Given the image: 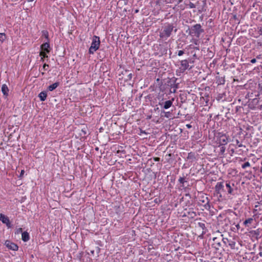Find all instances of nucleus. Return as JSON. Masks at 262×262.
<instances>
[{
	"label": "nucleus",
	"instance_id": "obj_29",
	"mask_svg": "<svg viewBox=\"0 0 262 262\" xmlns=\"http://www.w3.org/2000/svg\"><path fill=\"white\" fill-rule=\"evenodd\" d=\"M256 59H255V58H253V59H252L251 60V63H255V62H256Z\"/></svg>",
	"mask_w": 262,
	"mask_h": 262
},
{
	"label": "nucleus",
	"instance_id": "obj_2",
	"mask_svg": "<svg viewBox=\"0 0 262 262\" xmlns=\"http://www.w3.org/2000/svg\"><path fill=\"white\" fill-rule=\"evenodd\" d=\"M100 41L99 37L97 36H94L92 39V42L90 48L89 50V52L91 54H93L96 52L99 48Z\"/></svg>",
	"mask_w": 262,
	"mask_h": 262
},
{
	"label": "nucleus",
	"instance_id": "obj_12",
	"mask_svg": "<svg viewBox=\"0 0 262 262\" xmlns=\"http://www.w3.org/2000/svg\"><path fill=\"white\" fill-rule=\"evenodd\" d=\"M39 97L41 101H45L47 96V93L46 92H41L39 94Z\"/></svg>",
	"mask_w": 262,
	"mask_h": 262
},
{
	"label": "nucleus",
	"instance_id": "obj_19",
	"mask_svg": "<svg viewBox=\"0 0 262 262\" xmlns=\"http://www.w3.org/2000/svg\"><path fill=\"white\" fill-rule=\"evenodd\" d=\"M47 53L45 52L44 51H40V52L39 53V55L42 57H44V58L48 57V56L47 55Z\"/></svg>",
	"mask_w": 262,
	"mask_h": 262
},
{
	"label": "nucleus",
	"instance_id": "obj_25",
	"mask_svg": "<svg viewBox=\"0 0 262 262\" xmlns=\"http://www.w3.org/2000/svg\"><path fill=\"white\" fill-rule=\"evenodd\" d=\"M22 232H23L22 228H19L17 229L16 233L19 234V233H22Z\"/></svg>",
	"mask_w": 262,
	"mask_h": 262
},
{
	"label": "nucleus",
	"instance_id": "obj_9",
	"mask_svg": "<svg viewBox=\"0 0 262 262\" xmlns=\"http://www.w3.org/2000/svg\"><path fill=\"white\" fill-rule=\"evenodd\" d=\"M41 51L49 53L50 51V45L48 42H45L40 46Z\"/></svg>",
	"mask_w": 262,
	"mask_h": 262
},
{
	"label": "nucleus",
	"instance_id": "obj_16",
	"mask_svg": "<svg viewBox=\"0 0 262 262\" xmlns=\"http://www.w3.org/2000/svg\"><path fill=\"white\" fill-rule=\"evenodd\" d=\"M226 186L228 189V192L229 194H232L233 192V188L231 187L229 183L226 184Z\"/></svg>",
	"mask_w": 262,
	"mask_h": 262
},
{
	"label": "nucleus",
	"instance_id": "obj_20",
	"mask_svg": "<svg viewBox=\"0 0 262 262\" xmlns=\"http://www.w3.org/2000/svg\"><path fill=\"white\" fill-rule=\"evenodd\" d=\"M250 166V164L249 162H247L245 163L243 165H242V167L243 169L246 168L247 167Z\"/></svg>",
	"mask_w": 262,
	"mask_h": 262
},
{
	"label": "nucleus",
	"instance_id": "obj_15",
	"mask_svg": "<svg viewBox=\"0 0 262 262\" xmlns=\"http://www.w3.org/2000/svg\"><path fill=\"white\" fill-rule=\"evenodd\" d=\"M253 221V219L252 218H249L247 220H246L244 222V225L246 227L248 226L249 224H250L252 223V222Z\"/></svg>",
	"mask_w": 262,
	"mask_h": 262
},
{
	"label": "nucleus",
	"instance_id": "obj_10",
	"mask_svg": "<svg viewBox=\"0 0 262 262\" xmlns=\"http://www.w3.org/2000/svg\"><path fill=\"white\" fill-rule=\"evenodd\" d=\"M0 221L4 224H6L7 226L9 225L10 224L9 218L3 214H0Z\"/></svg>",
	"mask_w": 262,
	"mask_h": 262
},
{
	"label": "nucleus",
	"instance_id": "obj_36",
	"mask_svg": "<svg viewBox=\"0 0 262 262\" xmlns=\"http://www.w3.org/2000/svg\"><path fill=\"white\" fill-rule=\"evenodd\" d=\"M259 255H260V256L262 257V252H259Z\"/></svg>",
	"mask_w": 262,
	"mask_h": 262
},
{
	"label": "nucleus",
	"instance_id": "obj_13",
	"mask_svg": "<svg viewBox=\"0 0 262 262\" xmlns=\"http://www.w3.org/2000/svg\"><path fill=\"white\" fill-rule=\"evenodd\" d=\"M2 91L4 95H6V96L8 95L9 89L6 84H3L2 85Z\"/></svg>",
	"mask_w": 262,
	"mask_h": 262
},
{
	"label": "nucleus",
	"instance_id": "obj_30",
	"mask_svg": "<svg viewBox=\"0 0 262 262\" xmlns=\"http://www.w3.org/2000/svg\"><path fill=\"white\" fill-rule=\"evenodd\" d=\"M154 160H155V161H159L160 160V158H158V157H157V158H154Z\"/></svg>",
	"mask_w": 262,
	"mask_h": 262
},
{
	"label": "nucleus",
	"instance_id": "obj_33",
	"mask_svg": "<svg viewBox=\"0 0 262 262\" xmlns=\"http://www.w3.org/2000/svg\"><path fill=\"white\" fill-rule=\"evenodd\" d=\"M44 57H41V61H44Z\"/></svg>",
	"mask_w": 262,
	"mask_h": 262
},
{
	"label": "nucleus",
	"instance_id": "obj_34",
	"mask_svg": "<svg viewBox=\"0 0 262 262\" xmlns=\"http://www.w3.org/2000/svg\"><path fill=\"white\" fill-rule=\"evenodd\" d=\"M222 151L223 152H224L225 151V148L223 147H222Z\"/></svg>",
	"mask_w": 262,
	"mask_h": 262
},
{
	"label": "nucleus",
	"instance_id": "obj_22",
	"mask_svg": "<svg viewBox=\"0 0 262 262\" xmlns=\"http://www.w3.org/2000/svg\"><path fill=\"white\" fill-rule=\"evenodd\" d=\"M189 7L190 8H195L196 6L193 3L190 2L188 4Z\"/></svg>",
	"mask_w": 262,
	"mask_h": 262
},
{
	"label": "nucleus",
	"instance_id": "obj_11",
	"mask_svg": "<svg viewBox=\"0 0 262 262\" xmlns=\"http://www.w3.org/2000/svg\"><path fill=\"white\" fill-rule=\"evenodd\" d=\"M21 238L23 241L24 242H27L29 241L30 239V236L29 233L26 231L22 232Z\"/></svg>",
	"mask_w": 262,
	"mask_h": 262
},
{
	"label": "nucleus",
	"instance_id": "obj_1",
	"mask_svg": "<svg viewBox=\"0 0 262 262\" xmlns=\"http://www.w3.org/2000/svg\"><path fill=\"white\" fill-rule=\"evenodd\" d=\"M173 29L172 25L168 24L163 27L162 30L160 32V37L162 39H167L171 34Z\"/></svg>",
	"mask_w": 262,
	"mask_h": 262
},
{
	"label": "nucleus",
	"instance_id": "obj_3",
	"mask_svg": "<svg viewBox=\"0 0 262 262\" xmlns=\"http://www.w3.org/2000/svg\"><path fill=\"white\" fill-rule=\"evenodd\" d=\"M202 32H203V30L202 29L201 25L196 24L192 27L190 34L199 37Z\"/></svg>",
	"mask_w": 262,
	"mask_h": 262
},
{
	"label": "nucleus",
	"instance_id": "obj_21",
	"mask_svg": "<svg viewBox=\"0 0 262 262\" xmlns=\"http://www.w3.org/2000/svg\"><path fill=\"white\" fill-rule=\"evenodd\" d=\"M42 35L46 37L47 39L48 38V32L46 31H42Z\"/></svg>",
	"mask_w": 262,
	"mask_h": 262
},
{
	"label": "nucleus",
	"instance_id": "obj_31",
	"mask_svg": "<svg viewBox=\"0 0 262 262\" xmlns=\"http://www.w3.org/2000/svg\"><path fill=\"white\" fill-rule=\"evenodd\" d=\"M128 77H129V79H131L132 77V74H129L128 75Z\"/></svg>",
	"mask_w": 262,
	"mask_h": 262
},
{
	"label": "nucleus",
	"instance_id": "obj_18",
	"mask_svg": "<svg viewBox=\"0 0 262 262\" xmlns=\"http://www.w3.org/2000/svg\"><path fill=\"white\" fill-rule=\"evenodd\" d=\"M6 38V36L5 33H0V41L3 42Z\"/></svg>",
	"mask_w": 262,
	"mask_h": 262
},
{
	"label": "nucleus",
	"instance_id": "obj_27",
	"mask_svg": "<svg viewBox=\"0 0 262 262\" xmlns=\"http://www.w3.org/2000/svg\"><path fill=\"white\" fill-rule=\"evenodd\" d=\"M179 181L180 182V183H182L183 184L184 182V179L183 178H180V179H179Z\"/></svg>",
	"mask_w": 262,
	"mask_h": 262
},
{
	"label": "nucleus",
	"instance_id": "obj_32",
	"mask_svg": "<svg viewBox=\"0 0 262 262\" xmlns=\"http://www.w3.org/2000/svg\"><path fill=\"white\" fill-rule=\"evenodd\" d=\"M24 170H22L21 171V173H20V177L22 176L24 174Z\"/></svg>",
	"mask_w": 262,
	"mask_h": 262
},
{
	"label": "nucleus",
	"instance_id": "obj_8",
	"mask_svg": "<svg viewBox=\"0 0 262 262\" xmlns=\"http://www.w3.org/2000/svg\"><path fill=\"white\" fill-rule=\"evenodd\" d=\"M216 193L219 194L222 191L224 190L223 182H217L215 186Z\"/></svg>",
	"mask_w": 262,
	"mask_h": 262
},
{
	"label": "nucleus",
	"instance_id": "obj_6",
	"mask_svg": "<svg viewBox=\"0 0 262 262\" xmlns=\"http://www.w3.org/2000/svg\"><path fill=\"white\" fill-rule=\"evenodd\" d=\"M5 246L10 250L16 251L18 249V246L13 243L9 241H6L5 243Z\"/></svg>",
	"mask_w": 262,
	"mask_h": 262
},
{
	"label": "nucleus",
	"instance_id": "obj_35",
	"mask_svg": "<svg viewBox=\"0 0 262 262\" xmlns=\"http://www.w3.org/2000/svg\"><path fill=\"white\" fill-rule=\"evenodd\" d=\"M187 126L188 128H190L191 127V125H189V124H187Z\"/></svg>",
	"mask_w": 262,
	"mask_h": 262
},
{
	"label": "nucleus",
	"instance_id": "obj_4",
	"mask_svg": "<svg viewBox=\"0 0 262 262\" xmlns=\"http://www.w3.org/2000/svg\"><path fill=\"white\" fill-rule=\"evenodd\" d=\"M163 100V99H162L161 101H159V105L163 108L167 110L172 105L174 98H172L171 100H167L164 102L162 101Z\"/></svg>",
	"mask_w": 262,
	"mask_h": 262
},
{
	"label": "nucleus",
	"instance_id": "obj_28",
	"mask_svg": "<svg viewBox=\"0 0 262 262\" xmlns=\"http://www.w3.org/2000/svg\"><path fill=\"white\" fill-rule=\"evenodd\" d=\"M49 67V65L46 64V63H45L43 66V70L45 71H46L47 70V67Z\"/></svg>",
	"mask_w": 262,
	"mask_h": 262
},
{
	"label": "nucleus",
	"instance_id": "obj_26",
	"mask_svg": "<svg viewBox=\"0 0 262 262\" xmlns=\"http://www.w3.org/2000/svg\"><path fill=\"white\" fill-rule=\"evenodd\" d=\"M184 54V52L182 50H180L178 51V55L180 56H182Z\"/></svg>",
	"mask_w": 262,
	"mask_h": 262
},
{
	"label": "nucleus",
	"instance_id": "obj_37",
	"mask_svg": "<svg viewBox=\"0 0 262 262\" xmlns=\"http://www.w3.org/2000/svg\"><path fill=\"white\" fill-rule=\"evenodd\" d=\"M243 145L242 144H240L238 145V147H242Z\"/></svg>",
	"mask_w": 262,
	"mask_h": 262
},
{
	"label": "nucleus",
	"instance_id": "obj_23",
	"mask_svg": "<svg viewBox=\"0 0 262 262\" xmlns=\"http://www.w3.org/2000/svg\"><path fill=\"white\" fill-rule=\"evenodd\" d=\"M165 113V115L164 116L166 117V118H169L170 117V115H171V113L170 112H164Z\"/></svg>",
	"mask_w": 262,
	"mask_h": 262
},
{
	"label": "nucleus",
	"instance_id": "obj_24",
	"mask_svg": "<svg viewBox=\"0 0 262 262\" xmlns=\"http://www.w3.org/2000/svg\"><path fill=\"white\" fill-rule=\"evenodd\" d=\"M223 243L224 244H227V243H229V241L228 240V238H223V239H222Z\"/></svg>",
	"mask_w": 262,
	"mask_h": 262
},
{
	"label": "nucleus",
	"instance_id": "obj_5",
	"mask_svg": "<svg viewBox=\"0 0 262 262\" xmlns=\"http://www.w3.org/2000/svg\"><path fill=\"white\" fill-rule=\"evenodd\" d=\"M217 142L221 145H226L229 142L228 138L225 135H221L220 136Z\"/></svg>",
	"mask_w": 262,
	"mask_h": 262
},
{
	"label": "nucleus",
	"instance_id": "obj_17",
	"mask_svg": "<svg viewBox=\"0 0 262 262\" xmlns=\"http://www.w3.org/2000/svg\"><path fill=\"white\" fill-rule=\"evenodd\" d=\"M228 245L231 249H233L235 248V242L233 241H229Z\"/></svg>",
	"mask_w": 262,
	"mask_h": 262
},
{
	"label": "nucleus",
	"instance_id": "obj_38",
	"mask_svg": "<svg viewBox=\"0 0 262 262\" xmlns=\"http://www.w3.org/2000/svg\"><path fill=\"white\" fill-rule=\"evenodd\" d=\"M138 12V10H136V12L137 13V12Z\"/></svg>",
	"mask_w": 262,
	"mask_h": 262
},
{
	"label": "nucleus",
	"instance_id": "obj_14",
	"mask_svg": "<svg viewBox=\"0 0 262 262\" xmlns=\"http://www.w3.org/2000/svg\"><path fill=\"white\" fill-rule=\"evenodd\" d=\"M58 85H59V83L55 82V83L49 85L48 86V89L50 91H52L54 90H55L56 88H57Z\"/></svg>",
	"mask_w": 262,
	"mask_h": 262
},
{
	"label": "nucleus",
	"instance_id": "obj_7",
	"mask_svg": "<svg viewBox=\"0 0 262 262\" xmlns=\"http://www.w3.org/2000/svg\"><path fill=\"white\" fill-rule=\"evenodd\" d=\"M189 63L187 60H183L181 61L180 70L182 72H184L189 68Z\"/></svg>",
	"mask_w": 262,
	"mask_h": 262
}]
</instances>
